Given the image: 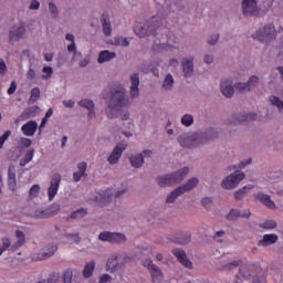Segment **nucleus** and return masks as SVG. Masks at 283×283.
Returning <instances> with one entry per match:
<instances>
[{"mask_svg": "<svg viewBox=\"0 0 283 283\" xmlns=\"http://www.w3.org/2000/svg\"><path fill=\"white\" fill-rule=\"evenodd\" d=\"M174 85V77L171 74H167L163 84L165 91H170Z\"/></svg>", "mask_w": 283, "mask_h": 283, "instance_id": "nucleus-41", "label": "nucleus"}, {"mask_svg": "<svg viewBox=\"0 0 283 283\" xmlns=\"http://www.w3.org/2000/svg\"><path fill=\"white\" fill-rule=\"evenodd\" d=\"M39 128L38 122H34V119H30V122H27L22 125L21 130L25 136H34L36 130Z\"/></svg>", "mask_w": 283, "mask_h": 283, "instance_id": "nucleus-19", "label": "nucleus"}, {"mask_svg": "<svg viewBox=\"0 0 283 283\" xmlns=\"http://www.w3.org/2000/svg\"><path fill=\"white\" fill-rule=\"evenodd\" d=\"M98 239L111 244H123V242L127 241V237L119 232H101Z\"/></svg>", "mask_w": 283, "mask_h": 283, "instance_id": "nucleus-6", "label": "nucleus"}, {"mask_svg": "<svg viewBox=\"0 0 283 283\" xmlns=\"http://www.w3.org/2000/svg\"><path fill=\"white\" fill-rule=\"evenodd\" d=\"M15 91H17V82L13 81V82H11L10 87L8 88L7 93L9 95H12L15 93Z\"/></svg>", "mask_w": 283, "mask_h": 283, "instance_id": "nucleus-61", "label": "nucleus"}, {"mask_svg": "<svg viewBox=\"0 0 283 283\" xmlns=\"http://www.w3.org/2000/svg\"><path fill=\"white\" fill-rule=\"evenodd\" d=\"M198 184H199L198 178H196V177L190 178L186 185L180 186L177 189H175L174 191H171L167 196L166 202L168 205L175 203L178 197H180L181 195H184L187 191H191L195 187H197Z\"/></svg>", "mask_w": 283, "mask_h": 283, "instance_id": "nucleus-5", "label": "nucleus"}, {"mask_svg": "<svg viewBox=\"0 0 283 283\" xmlns=\"http://www.w3.org/2000/svg\"><path fill=\"white\" fill-rule=\"evenodd\" d=\"M129 161L132 167H135V169H138L144 164V156L142 154L137 156H132L129 157Z\"/></svg>", "mask_w": 283, "mask_h": 283, "instance_id": "nucleus-33", "label": "nucleus"}, {"mask_svg": "<svg viewBox=\"0 0 283 283\" xmlns=\"http://www.w3.org/2000/svg\"><path fill=\"white\" fill-rule=\"evenodd\" d=\"M78 105L88 111L87 116L90 119L95 117V103L93 101L82 99L81 102H78Z\"/></svg>", "mask_w": 283, "mask_h": 283, "instance_id": "nucleus-23", "label": "nucleus"}, {"mask_svg": "<svg viewBox=\"0 0 283 283\" xmlns=\"http://www.w3.org/2000/svg\"><path fill=\"white\" fill-rule=\"evenodd\" d=\"M87 213H88V211L82 208V209H78L77 211L72 212V213L69 216V219H78V218H83V217L86 216Z\"/></svg>", "mask_w": 283, "mask_h": 283, "instance_id": "nucleus-42", "label": "nucleus"}, {"mask_svg": "<svg viewBox=\"0 0 283 283\" xmlns=\"http://www.w3.org/2000/svg\"><path fill=\"white\" fill-rule=\"evenodd\" d=\"M240 264H241V260L232 261V262H229V263L222 265L221 270L231 272V271L238 269Z\"/></svg>", "mask_w": 283, "mask_h": 283, "instance_id": "nucleus-37", "label": "nucleus"}, {"mask_svg": "<svg viewBox=\"0 0 283 283\" xmlns=\"http://www.w3.org/2000/svg\"><path fill=\"white\" fill-rule=\"evenodd\" d=\"M182 71L186 77L191 76L193 73V57L184 59L182 61Z\"/></svg>", "mask_w": 283, "mask_h": 283, "instance_id": "nucleus-27", "label": "nucleus"}, {"mask_svg": "<svg viewBox=\"0 0 283 283\" xmlns=\"http://www.w3.org/2000/svg\"><path fill=\"white\" fill-rule=\"evenodd\" d=\"M219 40V34L211 35V39L208 41L210 45H216Z\"/></svg>", "mask_w": 283, "mask_h": 283, "instance_id": "nucleus-63", "label": "nucleus"}, {"mask_svg": "<svg viewBox=\"0 0 283 283\" xmlns=\"http://www.w3.org/2000/svg\"><path fill=\"white\" fill-rule=\"evenodd\" d=\"M258 83L259 78L256 76H251L247 84L239 82V84L234 85V88H237L239 93H248L255 88Z\"/></svg>", "mask_w": 283, "mask_h": 283, "instance_id": "nucleus-14", "label": "nucleus"}, {"mask_svg": "<svg viewBox=\"0 0 283 283\" xmlns=\"http://www.w3.org/2000/svg\"><path fill=\"white\" fill-rule=\"evenodd\" d=\"M72 280H73V271L64 270L62 275V283H72Z\"/></svg>", "mask_w": 283, "mask_h": 283, "instance_id": "nucleus-43", "label": "nucleus"}, {"mask_svg": "<svg viewBox=\"0 0 283 283\" xmlns=\"http://www.w3.org/2000/svg\"><path fill=\"white\" fill-rule=\"evenodd\" d=\"M40 95H41L40 88H39V87H33V88L31 90L30 99L33 101V102H35V101L39 99Z\"/></svg>", "mask_w": 283, "mask_h": 283, "instance_id": "nucleus-51", "label": "nucleus"}, {"mask_svg": "<svg viewBox=\"0 0 283 283\" xmlns=\"http://www.w3.org/2000/svg\"><path fill=\"white\" fill-rule=\"evenodd\" d=\"M34 109L32 107L25 108L23 113L21 114L22 119H28L34 116Z\"/></svg>", "mask_w": 283, "mask_h": 283, "instance_id": "nucleus-48", "label": "nucleus"}, {"mask_svg": "<svg viewBox=\"0 0 283 283\" xmlns=\"http://www.w3.org/2000/svg\"><path fill=\"white\" fill-rule=\"evenodd\" d=\"M181 123L184 126L190 127L193 124L192 115H189V114L184 115V117L181 118Z\"/></svg>", "mask_w": 283, "mask_h": 283, "instance_id": "nucleus-47", "label": "nucleus"}, {"mask_svg": "<svg viewBox=\"0 0 283 283\" xmlns=\"http://www.w3.org/2000/svg\"><path fill=\"white\" fill-rule=\"evenodd\" d=\"M60 280V273L59 272H52L49 274L46 279V283H56Z\"/></svg>", "mask_w": 283, "mask_h": 283, "instance_id": "nucleus-50", "label": "nucleus"}, {"mask_svg": "<svg viewBox=\"0 0 283 283\" xmlns=\"http://www.w3.org/2000/svg\"><path fill=\"white\" fill-rule=\"evenodd\" d=\"M20 145H21L23 148H30L31 145H32V140H31V139H28V138H21V139H20Z\"/></svg>", "mask_w": 283, "mask_h": 283, "instance_id": "nucleus-56", "label": "nucleus"}, {"mask_svg": "<svg viewBox=\"0 0 283 283\" xmlns=\"http://www.w3.org/2000/svg\"><path fill=\"white\" fill-rule=\"evenodd\" d=\"M242 11L245 17L254 15L258 12V0H243Z\"/></svg>", "mask_w": 283, "mask_h": 283, "instance_id": "nucleus-15", "label": "nucleus"}, {"mask_svg": "<svg viewBox=\"0 0 283 283\" xmlns=\"http://www.w3.org/2000/svg\"><path fill=\"white\" fill-rule=\"evenodd\" d=\"M130 96L132 97H137L139 95V75L137 73L133 74L130 76Z\"/></svg>", "mask_w": 283, "mask_h": 283, "instance_id": "nucleus-21", "label": "nucleus"}, {"mask_svg": "<svg viewBox=\"0 0 283 283\" xmlns=\"http://www.w3.org/2000/svg\"><path fill=\"white\" fill-rule=\"evenodd\" d=\"M277 226L275 220H266L263 223H260L262 229H275Z\"/></svg>", "mask_w": 283, "mask_h": 283, "instance_id": "nucleus-46", "label": "nucleus"}, {"mask_svg": "<svg viewBox=\"0 0 283 283\" xmlns=\"http://www.w3.org/2000/svg\"><path fill=\"white\" fill-rule=\"evenodd\" d=\"M40 8V2L38 0H32L30 4V10H39Z\"/></svg>", "mask_w": 283, "mask_h": 283, "instance_id": "nucleus-64", "label": "nucleus"}, {"mask_svg": "<svg viewBox=\"0 0 283 283\" xmlns=\"http://www.w3.org/2000/svg\"><path fill=\"white\" fill-rule=\"evenodd\" d=\"M108 282H112V276L108 273H104L99 279V283H108Z\"/></svg>", "mask_w": 283, "mask_h": 283, "instance_id": "nucleus-59", "label": "nucleus"}, {"mask_svg": "<svg viewBox=\"0 0 283 283\" xmlns=\"http://www.w3.org/2000/svg\"><path fill=\"white\" fill-rule=\"evenodd\" d=\"M268 273L263 270L258 269V274L254 276V280H252V283H268Z\"/></svg>", "mask_w": 283, "mask_h": 283, "instance_id": "nucleus-34", "label": "nucleus"}, {"mask_svg": "<svg viewBox=\"0 0 283 283\" xmlns=\"http://www.w3.org/2000/svg\"><path fill=\"white\" fill-rule=\"evenodd\" d=\"M11 130H7L1 137H0V149H2L4 142L8 140V138L11 136Z\"/></svg>", "mask_w": 283, "mask_h": 283, "instance_id": "nucleus-55", "label": "nucleus"}, {"mask_svg": "<svg viewBox=\"0 0 283 283\" xmlns=\"http://www.w3.org/2000/svg\"><path fill=\"white\" fill-rule=\"evenodd\" d=\"M279 241V237L275 233H265L262 240L259 241V245L269 247L275 244Z\"/></svg>", "mask_w": 283, "mask_h": 283, "instance_id": "nucleus-22", "label": "nucleus"}, {"mask_svg": "<svg viewBox=\"0 0 283 283\" xmlns=\"http://www.w3.org/2000/svg\"><path fill=\"white\" fill-rule=\"evenodd\" d=\"M127 149V143H119L115 148L112 150L109 157H108V163L109 165H116L122 157V154L124 150Z\"/></svg>", "mask_w": 283, "mask_h": 283, "instance_id": "nucleus-13", "label": "nucleus"}, {"mask_svg": "<svg viewBox=\"0 0 283 283\" xmlns=\"http://www.w3.org/2000/svg\"><path fill=\"white\" fill-rule=\"evenodd\" d=\"M103 198H104V201L106 203H109L112 198H113V193H112V190L111 189H107L103 192Z\"/></svg>", "mask_w": 283, "mask_h": 283, "instance_id": "nucleus-54", "label": "nucleus"}, {"mask_svg": "<svg viewBox=\"0 0 283 283\" xmlns=\"http://www.w3.org/2000/svg\"><path fill=\"white\" fill-rule=\"evenodd\" d=\"M221 93L227 97H232L235 93L233 81L232 80H223L221 82Z\"/></svg>", "mask_w": 283, "mask_h": 283, "instance_id": "nucleus-20", "label": "nucleus"}, {"mask_svg": "<svg viewBox=\"0 0 283 283\" xmlns=\"http://www.w3.org/2000/svg\"><path fill=\"white\" fill-rule=\"evenodd\" d=\"M78 171L73 172V181L80 182L82 178H87L88 164L85 161L78 163Z\"/></svg>", "mask_w": 283, "mask_h": 283, "instance_id": "nucleus-17", "label": "nucleus"}, {"mask_svg": "<svg viewBox=\"0 0 283 283\" xmlns=\"http://www.w3.org/2000/svg\"><path fill=\"white\" fill-rule=\"evenodd\" d=\"M66 238L70 239L74 244H78L81 242V238L78 233H67Z\"/></svg>", "mask_w": 283, "mask_h": 283, "instance_id": "nucleus-53", "label": "nucleus"}, {"mask_svg": "<svg viewBox=\"0 0 283 283\" xmlns=\"http://www.w3.org/2000/svg\"><path fill=\"white\" fill-rule=\"evenodd\" d=\"M254 200L259 201L261 205L269 209H275V202L271 199L270 195H264L262 192L254 195Z\"/></svg>", "mask_w": 283, "mask_h": 283, "instance_id": "nucleus-18", "label": "nucleus"}, {"mask_svg": "<svg viewBox=\"0 0 283 283\" xmlns=\"http://www.w3.org/2000/svg\"><path fill=\"white\" fill-rule=\"evenodd\" d=\"M143 265L145 268H147V270L149 271L153 283H161L163 282V280H164L163 271L156 264H154L153 260L146 259L143 262Z\"/></svg>", "mask_w": 283, "mask_h": 283, "instance_id": "nucleus-7", "label": "nucleus"}, {"mask_svg": "<svg viewBox=\"0 0 283 283\" xmlns=\"http://www.w3.org/2000/svg\"><path fill=\"white\" fill-rule=\"evenodd\" d=\"M106 266H107V271H109L111 273H114L118 269V266H119L117 256L116 255H112L107 260Z\"/></svg>", "mask_w": 283, "mask_h": 283, "instance_id": "nucleus-31", "label": "nucleus"}, {"mask_svg": "<svg viewBox=\"0 0 283 283\" xmlns=\"http://www.w3.org/2000/svg\"><path fill=\"white\" fill-rule=\"evenodd\" d=\"M34 149L33 148H31V149H29L28 151H27V154H25V156H24V158L27 159V161H32L33 160V157H34Z\"/></svg>", "mask_w": 283, "mask_h": 283, "instance_id": "nucleus-58", "label": "nucleus"}, {"mask_svg": "<svg viewBox=\"0 0 283 283\" xmlns=\"http://www.w3.org/2000/svg\"><path fill=\"white\" fill-rule=\"evenodd\" d=\"M190 169L189 167H184L179 171L170 175H166L164 177H158L157 182L159 187H170L176 184H180L184 178L187 177L189 174Z\"/></svg>", "mask_w": 283, "mask_h": 283, "instance_id": "nucleus-4", "label": "nucleus"}, {"mask_svg": "<svg viewBox=\"0 0 283 283\" xmlns=\"http://www.w3.org/2000/svg\"><path fill=\"white\" fill-rule=\"evenodd\" d=\"M172 254H175V258L178 259V261L187 269H192L193 264L190 261V259L187 256V252L180 250V249H175L172 250Z\"/></svg>", "mask_w": 283, "mask_h": 283, "instance_id": "nucleus-16", "label": "nucleus"}, {"mask_svg": "<svg viewBox=\"0 0 283 283\" xmlns=\"http://www.w3.org/2000/svg\"><path fill=\"white\" fill-rule=\"evenodd\" d=\"M273 33H274V27H264L262 31H258L252 35V39L259 40L262 43H268L270 40L273 39Z\"/></svg>", "mask_w": 283, "mask_h": 283, "instance_id": "nucleus-12", "label": "nucleus"}, {"mask_svg": "<svg viewBox=\"0 0 283 283\" xmlns=\"http://www.w3.org/2000/svg\"><path fill=\"white\" fill-rule=\"evenodd\" d=\"M33 217L35 219H49L52 216L50 214L48 209H45V210L38 209L34 211Z\"/></svg>", "mask_w": 283, "mask_h": 283, "instance_id": "nucleus-38", "label": "nucleus"}, {"mask_svg": "<svg viewBox=\"0 0 283 283\" xmlns=\"http://www.w3.org/2000/svg\"><path fill=\"white\" fill-rule=\"evenodd\" d=\"M244 174L242 171H234L230 176L222 180V187L224 189H234L244 179Z\"/></svg>", "mask_w": 283, "mask_h": 283, "instance_id": "nucleus-9", "label": "nucleus"}, {"mask_svg": "<svg viewBox=\"0 0 283 283\" xmlns=\"http://www.w3.org/2000/svg\"><path fill=\"white\" fill-rule=\"evenodd\" d=\"M25 27L23 22H19L18 24H14L11 27L10 32H9V39L10 41L17 42L20 41L21 39H25Z\"/></svg>", "mask_w": 283, "mask_h": 283, "instance_id": "nucleus-11", "label": "nucleus"}, {"mask_svg": "<svg viewBox=\"0 0 283 283\" xmlns=\"http://www.w3.org/2000/svg\"><path fill=\"white\" fill-rule=\"evenodd\" d=\"M258 118V114L255 113H250L247 115H241L237 118L238 123H244V122H249V120H255Z\"/></svg>", "mask_w": 283, "mask_h": 283, "instance_id": "nucleus-39", "label": "nucleus"}, {"mask_svg": "<svg viewBox=\"0 0 283 283\" xmlns=\"http://www.w3.org/2000/svg\"><path fill=\"white\" fill-rule=\"evenodd\" d=\"M57 251L56 245H52L48 249H45L40 256V261L48 260L54 255V253Z\"/></svg>", "mask_w": 283, "mask_h": 283, "instance_id": "nucleus-32", "label": "nucleus"}, {"mask_svg": "<svg viewBox=\"0 0 283 283\" xmlns=\"http://www.w3.org/2000/svg\"><path fill=\"white\" fill-rule=\"evenodd\" d=\"M50 216L53 217L55 216L60 210H61V206L57 203H52L49 208H46Z\"/></svg>", "mask_w": 283, "mask_h": 283, "instance_id": "nucleus-49", "label": "nucleus"}, {"mask_svg": "<svg viewBox=\"0 0 283 283\" xmlns=\"http://www.w3.org/2000/svg\"><path fill=\"white\" fill-rule=\"evenodd\" d=\"M109 97L111 99L106 108V114L109 118H114L117 112L129 105V99L125 96V88L122 86L113 88Z\"/></svg>", "mask_w": 283, "mask_h": 283, "instance_id": "nucleus-3", "label": "nucleus"}, {"mask_svg": "<svg viewBox=\"0 0 283 283\" xmlns=\"http://www.w3.org/2000/svg\"><path fill=\"white\" fill-rule=\"evenodd\" d=\"M36 77V73L34 69H29L27 72V78L30 81H34Z\"/></svg>", "mask_w": 283, "mask_h": 283, "instance_id": "nucleus-57", "label": "nucleus"}, {"mask_svg": "<svg viewBox=\"0 0 283 283\" xmlns=\"http://www.w3.org/2000/svg\"><path fill=\"white\" fill-rule=\"evenodd\" d=\"M114 44L118 46L128 48L130 45V42L127 38L117 36L114 38Z\"/></svg>", "mask_w": 283, "mask_h": 283, "instance_id": "nucleus-40", "label": "nucleus"}, {"mask_svg": "<svg viewBox=\"0 0 283 283\" xmlns=\"http://www.w3.org/2000/svg\"><path fill=\"white\" fill-rule=\"evenodd\" d=\"M270 102L272 105L276 106L280 109V112H283V102L279 97L271 96Z\"/></svg>", "mask_w": 283, "mask_h": 283, "instance_id": "nucleus-45", "label": "nucleus"}, {"mask_svg": "<svg viewBox=\"0 0 283 283\" xmlns=\"http://www.w3.org/2000/svg\"><path fill=\"white\" fill-rule=\"evenodd\" d=\"M8 185L9 187H17V169L14 165H10L8 168Z\"/></svg>", "mask_w": 283, "mask_h": 283, "instance_id": "nucleus-26", "label": "nucleus"}, {"mask_svg": "<svg viewBox=\"0 0 283 283\" xmlns=\"http://www.w3.org/2000/svg\"><path fill=\"white\" fill-rule=\"evenodd\" d=\"M218 137L216 129L210 128L206 133L195 134L191 136H180L178 142L182 148L192 149L200 145L207 144Z\"/></svg>", "mask_w": 283, "mask_h": 283, "instance_id": "nucleus-2", "label": "nucleus"}, {"mask_svg": "<svg viewBox=\"0 0 283 283\" xmlns=\"http://www.w3.org/2000/svg\"><path fill=\"white\" fill-rule=\"evenodd\" d=\"M201 203L205 208L209 209L212 205V199L209 197H206L202 199Z\"/></svg>", "mask_w": 283, "mask_h": 283, "instance_id": "nucleus-60", "label": "nucleus"}, {"mask_svg": "<svg viewBox=\"0 0 283 283\" xmlns=\"http://www.w3.org/2000/svg\"><path fill=\"white\" fill-rule=\"evenodd\" d=\"M95 266H96L95 261H91L90 263H86L83 270L84 279H91L93 276Z\"/></svg>", "mask_w": 283, "mask_h": 283, "instance_id": "nucleus-29", "label": "nucleus"}, {"mask_svg": "<svg viewBox=\"0 0 283 283\" xmlns=\"http://www.w3.org/2000/svg\"><path fill=\"white\" fill-rule=\"evenodd\" d=\"M102 27H103V33L105 36H112V23L109 20V17L107 14L102 15Z\"/></svg>", "mask_w": 283, "mask_h": 283, "instance_id": "nucleus-25", "label": "nucleus"}, {"mask_svg": "<svg viewBox=\"0 0 283 283\" xmlns=\"http://www.w3.org/2000/svg\"><path fill=\"white\" fill-rule=\"evenodd\" d=\"M251 272L250 270L245 268H241L239 271V274L237 275V280L234 281L235 283H241L244 282V280H249L251 277Z\"/></svg>", "mask_w": 283, "mask_h": 283, "instance_id": "nucleus-30", "label": "nucleus"}, {"mask_svg": "<svg viewBox=\"0 0 283 283\" xmlns=\"http://www.w3.org/2000/svg\"><path fill=\"white\" fill-rule=\"evenodd\" d=\"M8 71V66L6 65L3 60H0V74H4Z\"/></svg>", "mask_w": 283, "mask_h": 283, "instance_id": "nucleus-62", "label": "nucleus"}, {"mask_svg": "<svg viewBox=\"0 0 283 283\" xmlns=\"http://www.w3.org/2000/svg\"><path fill=\"white\" fill-rule=\"evenodd\" d=\"M250 217H251V211L249 209L243 210V212L232 209V210H230L229 214L227 216L228 220H235L237 218L249 219Z\"/></svg>", "mask_w": 283, "mask_h": 283, "instance_id": "nucleus-24", "label": "nucleus"}, {"mask_svg": "<svg viewBox=\"0 0 283 283\" xmlns=\"http://www.w3.org/2000/svg\"><path fill=\"white\" fill-rule=\"evenodd\" d=\"M41 190V187L39 185H33L29 190V197L30 199H34L39 196V192Z\"/></svg>", "mask_w": 283, "mask_h": 283, "instance_id": "nucleus-44", "label": "nucleus"}, {"mask_svg": "<svg viewBox=\"0 0 283 283\" xmlns=\"http://www.w3.org/2000/svg\"><path fill=\"white\" fill-rule=\"evenodd\" d=\"M62 181V177L60 174H55L51 177L50 180V186L48 188V197H49V201H53L55 196L59 192V188Z\"/></svg>", "mask_w": 283, "mask_h": 283, "instance_id": "nucleus-10", "label": "nucleus"}, {"mask_svg": "<svg viewBox=\"0 0 283 283\" xmlns=\"http://www.w3.org/2000/svg\"><path fill=\"white\" fill-rule=\"evenodd\" d=\"M14 234H15V238H18V241H15V243L12 244V245H11V239L10 238H3L2 239V248L1 249H4V252L8 251V249L10 247H11L12 251H15L25 243L24 232H22L21 230H15Z\"/></svg>", "mask_w": 283, "mask_h": 283, "instance_id": "nucleus-8", "label": "nucleus"}, {"mask_svg": "<svg viewBox=\"0 0 283 283\" xmlns=\"http://www.w3.org/2000/svg\"><path fill=\"white\" fill-rule=\"evenodd\" d=\"M253 187H254L253 185L244 186L242 189L234 192V199L238 200V201L242 200V198L244 196H247V190H252Z\"/></svg>", "mask_w": 283, "mask_h": 283, "instance_id": "nucleus-35", "label": "nucleus"}, {"mask_svg": "<svg viewBox=\"0 0 283 283\" xmlns=\"http://www.w3.org/2000/svg\"><path fill=\"white\" fill-rule=\"evenodd\" d=\"M43 74H46V75H43L42 78L43 80H48L52 76L53 74V67L52 66H44L43 70H42Z\"/></svg>", "mask_w": 283, "mask_h": 283, "instance_id": "nucleus-52", "label": "nucleus"}, {"mask_svg": "<svg viewBox=\"0 0 283 283\" xmlns=\"http://www.w3.org/2000/svg\"><path fill=\"white\" fill-rule=\"evenodd\" d=\"M135 35H137L139 39H144V36H158L166 34V39L168 40L167 44L165 43H155V46H153V50L155 51H161L164 49H167V45L171 43L169 33V28L161 27L159 22V17H151L150 20L145 25H137L134 28Z\"/></svg>", "mask_w": 283, "mask_h": 283, "instance_id": "nucleus-1", "label": "nucleus"}, {"mask_svg": "<svg viewBox=\"0 0 283 283\" xmlns=\"http://www.w3.org/2000/svg\"><path fill=\"white\" fill-rule=\"evenodd\" d=\"M116 57V53L115 52H111L109 50H104L99 53L98 56V63H105V62H109L111 60Z\"/></svg>", "mask_w": 283, "mask_h": 283, "instance_id": "nucleus-28", "label": "nucleus"}, {"mask_svg": "<svg viewBox=\"0 0 283 283\" xmlns=\"http://www.w3.org/2000/svg\"><path fill=\"white\" fill-rule=\"evenodd\" d=\"M190 241H191L190 232H186L184 237H178V238H175V240H172V242H175L176 244H189Z\"/></svg>", "mask_w": 283, "mask_h": 283, "instance_id": "nucleus-36", "label": "nucleus"}]
</instances>
